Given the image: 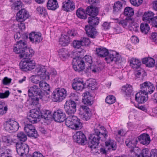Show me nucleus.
I'll list each match as a JSON object with an SVG mask.
<instances>
[{"mask_svg": "<svg viewBox=\"0 0 157 157\" xmlns=\"http://www.w3.org/2000/svg\"><path fill=\"white\" fill-rule=\"evenodd\" d=\"M94 133L90 138L89 147L92 150L96 149L99 141L103 138L106 139L108 137V132L104 127L99 125L95 126Z\"/></svg>", "mask_w": 157, "mask_h": 157, "instance_id": "obj_1", "label": "nucleus"}, {"mask_svg": "<svg viewBox=\"0 0 157 157\" xmlns=\"http://www.w3.org/2000/svg\"><path fill=\"white\" fill-rule=\"evenodd\" d=\"M14 52L19 54L21 58L28 59L32 57L34 54V51L32 49L27 48L26 42L21 40L14 44L13 47Z\"/></svg>", "mask_w": 157, "mask_h": 157, "instance_id": "obj_2", "label": "nucleus"}, {"mask_svg": "<svg viewBox=\"0 0 157 157\" xmlns=\"http://www.w3.org/2000/svg\"><path fill=\"white\" fill-rule=\"evenodd\" d=\"M28 95L31 97L32 104L33 105H37L40 99L46 100L44 98L45 94L38 86L34 85L30 87L28 91Z\"/></svg>", "mask_w": 157, "mask_h": 157, "instance_id": "obj_3", "label": "nucleus"}, {"mask_svg": "<svg viewBox=\"0 0 157 157\" xmlns=\"http://www.w3.org/2000/svg\"><path fill=\"white\" fill-rule=\"evenodd\" d=\"M65 124L68 127L74 130L81 129L82 123L79 119L75 116H70L65 119Z\"/></svg>", "mask_w": 157, "mask_h": 157, "instance_id": "obj_4", "label": "nucleus"}, {"mask_svg": "<svg viewBox=\"0 0 157 157\" xmlns=\"http://www.w3.org/2000/svg\"><path fill=\"white\" fill-rule=\"evenodd\" d=\"M3 125L4 129L8 132H13L17 131L19 127L18 122L11 120L6 121Z\"/></svg>", "mask_w": 157, "mask_h": 157, "instance_id": "obj_5", "label": "nucleus"}, {"mask_svg": "<svg viewBox=\"0 0 157 157\" xmlns=\"http://www.w3.org/2000/svg\"><path fill=\"white\" fill-rule=\"evenodd\" d=\"M73 67L75 71L80 72L85 68L86 64L82 59L79 57L74 58L72 61Z\"/></svg>", "mask_w": 157, "mask_h": 157, "instance_id": "obj_6", "label": "nucleus"}, {"mask_svg": "<svg viewBox=\"0 0 157 157\" xmlns=\"http://www.w3.org/2000/svg\"><path fill=\"white\" fill-rule=\"evenodd\" d=\"M35 74L40 76L42 79L49 80V74L46 71L45 67L40 65H37L36 66L35 71Z\"/></svg>", "mask_w": 157, "mask_h": 157, "instance_id": "obj_7", "label": "nucleus"}, {"mask_svg": "<svg viewBox=\"0 0 157 157\" xmlns=\"http://www.w3.org/2000/svg\"><path fill=\"white\" fill-rule=\"evenodd\" d=\"M121 56L119 54L115 51H110L105 58L107 63L114 62L115 64L119 63Z\"/></svg>", "mask_w": 157, "mask_h": 157, "instance_id": "obj_8", "label": "nucleus"}, {"mask_svg": "<svg viewBox=\"0 0 157 157\" xmlns=\"http://www.w3.org/2000/svg\"><path fill=\"white\" fill-rule=\"evenodd\" d=\"M29 114L28 116L27 119L32 123H36L40 121L41 118V113L37 110L33 109L30 111Z\"/></svg>", "mask_w": 157, "mask_h": 157, "instance_id": "obj_9", "label": "nucleus"}, {"mask_svg": "<svg viewBox=\"0 0 157 157\" xmlns=\"http://www.w3.org/2000/svg\"><path fill=\"white\" fill-rule=\"evenodd\" d=\"M64 108L67 114H72L76 111V104L74 101L70 100L66 102Z\"/></svg>", "mask_w": 157, "mask_h": 157, "instance_id": "obj_10", "label": "nucleus"}, {"mask_svg": "<svg viewBox=\"0 0 157 157\" xmlns=\"http://www.w3.org/2000/svg\"><path fill=\"white\" fill-rule=\"evenodd\" d=\"M79 113L81 115L82 118L87 121L90 119L92 116V113L90 109L87 106L82 105L80 107Z\"/></svg>", "mask_w": 157, "mask_h": 157, "instance_id": "obj_11", "label": "nucleus"}, {"mask_svg": "<svg viewBox=\"0 0 157 157\" xmlns=\"http://www.w3.org/2000/svg\"><path fill=\"white\" fill-rule=\"evenodd\" d=\"M20 67L22 71H31L36 67V63L32 60L27 59L20 63Z\"/></svg>", "mask_w": 157, "mask_h": 157, "instance_id": "obj_12", "label": "nucleus"}, {"mask_svg": "<svg viewBox=\"0 0 157 157\" xmlns=\"http://www.w3.org/2000/svg\"><path fill=\"white\" fill-rule=\"evenodd\" d=\"M16 147L17 153L21 156L25 155L26 153H28L29 149L27 144L22 143H17Z\"/></svg>", "mask_w": 157, "mask_h": 157, "instance_id": "obj_13", "label": "nucleus"}, {"mask_svg": "<svg viewBox=\"0 0 157 157\" xmlns=\"http://www.w3.org/2000/svg\"><path fill=\"white\" fill-rule=\"evenodd\" d=\"M140 90L147 94H151L155 90L153 85L149 82H145L140 85Z\"/></svg>", "mask_w": 157, "mask_h": 157, "instance_id": "obj_14", "label": "nucleus"}, {"mask_svg": "<svg viewBox=\"0 0 157 157\" xmlns=\"http://www.w3.org/2000/svg\"><path fill=\"white\" fill-rule=\"evenodd\" d=\"M24 130L29 136L36 138L38 136V134L35 127L32 124H25L24 127Z\"/></svg>", "mask_w": 157, "mask_h": 157, "instance_id": "obj_15", "label": "nucleus"}, {"mask_svg": "<svg viewBox=\"0 0 157 157\" xmlns=\"http://www.w3.org/2000/svg\"><path fill=\"white\" fill-rule=\"evenodd\" d=\"M73 140L75 142L83 145L85 141L87 140L85 135L81 131L77 132L73 136Z\"/></svg>", "mask_w": 157, "mask_h": 157, "instance_id": "obj_16", "label": "nucleus"}, {"mask_svg": "<svg viewBox=\"0 0 157 157\" xmlns=\"http://www.w3.org/2000/svg\"><path fill=\"white\" fill-rule=\"evenodd\" d=\"M65 114L61 109H58L55 111L53 115V118L55 121L61 122L65 120Z\"/></svg>", "mask_w": 157, "mask_h": 157, "instance_id": "obj_17", "label": "nucleus"}, {"mask_svg": "<svg viewBox=\"0 0 157 157\" xmlns=\"http://www.w3.org/2000/svg\"><path fill=\"white\" fill-rule=\"evenodd\" d=\"M86 85L83 83V81L81 78H76L74 79L72 86L73 89L79 90L83 89Z\"/></svg>", "mask_w": 157, "mask_h": 157, "instance_id": "obj_18", "label": "nucleus"}, {"mask_svg": "<svg viewBox=\"0 0 157 157\" xmlns=\"http://www.w3.org/2000/svg\"><path fill=\"white\" fill-rule=\"evenodd\" d=\"M40 33L33 32L29 34V39L30 41L33 43H39L43 39Z\"/></svg>", "mask_w": 157, "mask_h": 157, "instance_id": "obj_19", "label": "nucleus"}, {"mask_svg": "<svg viewBox=\"0 0 157 157\" xmlns=\"http://www.w3.org/2000/svg\"><path fill=\"white\" fill-rule=\"evenodd\" d=\"M75 7V4L72 1L68 0L62 3V9L67 12L73 10Z\"/></svg>", "mask_w": 157, "mask_h": 157, "instance_id": "obj_20", "label": "nucleus"}, {"mask_svg": "<svg viewBox=\"0 0 157 157\" xmlns=\"http://www.w3.org/2000/svg\"><path fill=\"white\" fill-rule=\"evenodd\" d=\"M29 16V14L25 9H23L19 11L17 13L16 19L19 21L22 22L25 21Z\"/></svg>", "mask_w": 157, "mask_h": 157, "instance_id": "obj_21", "label": "nucleus"}, {"mask_svg": "<svg viewBox=\"0 0 157 157\" xmlns=\"http://www.w3.org/2000/svg\"><path fill=\"white\" fill-rule=\"evenodd\" d=\"M138 142L137 139H132L131 138H128L125 141V144L126 146L132 149L131 150V152L132 154L136 155L134 152L133 151L134 147Z\"/></svg>", "mask_w": 157, "mask_h": 157, "instance_id": "obj_22", "label": "nucleus"}, {"mask_svg": "<svg viewBox=\"0 0 157 157\" xmlns=\"http://www.w3.org/2000/svg\"><path fill=\"white\" fill-rule=\"evenodd\" d=\"M105 148L109 151L115 150L117 149L116 141L111 138L108 139L105 142Z\"/></svg>", "mask_w": 157, "mask_h": 157, "instance_id": "obj_23", "label": "nucleus"}, {"mask_svg": "<svg viewBox=\"0 0 157 157\" xmlns=\"http://www.w3.org/2000/svg\"><path fill=\"white\" fill-rule=\"evenodd\" d=\"M85 30L88 36L93 38L95 37L98 33L96 29L90 25H86L85 27Z\"/></svg>", "mask_w": 157, "mask_h": 157, "instance_id": "obj_24", "label": "nucleus"}, {"mask_svg": "<svg viewBox=\"0 0 157 157\" xmlns=\"http://www.w3.org/2000/svg\"><path fill=\"white\" fill-rule=\"evenodd\" d=\"M82 101L85 104L91 105L93 103V97L89 92L86 91L83 94Z\"/></svg>", "mask_w": 157, "mask_h": 157, "instance_id": "obj_25", "label": "nucleus"}, {"mask_svg": "<svg viewBox=\"0 0 157 157\" xmlns=\"http://www.w3.org/2000/svg\"><path fill=\"white\" fill-rule=\"evenodd\" d=\"M155 14L151 11L145 12L143 16V20L146 23L151 24L154 18Z\"/></svg>", "mask_w": 157, "mask_h": 157, "instance_id": "obj_26", "label": "nucleus"}, {"mask_svg": "<svg viewBox=\"0 0 157 157\" xmlns=\"http://www.w3.org/2000/svg\"><path fill=\"white\" fill-rule=\"evenodd\" d=\"M138 139L140 144L145 145L149 144L150 142V137L147 134L141 135L139 136Z\"/></svg>", "mask_w": 157, "mask_h": 157, "instance_id": "obj_27", "label": "nucleus"}, {"mask_svg": "<svg viewBox=\"0 0 157 157\" xmlns=\"http://www.w3.org/2000/svg\"><path fill=\"white\" fill-rule=\"evenodd\" d=\"M85 11L86 14L91 16H97L98 13V8L92 6L87 7Z\"/></svg>", "mask_w": 157, "mask_h": 157, "instance_id": "obj_28", "label": "nucleus"}, {"mask_svg": "<svg viewBox=\"0 0 157 157\" xmlns=\"http://www.w3.org/2000/svg\"><path fill=\"white\" fill-rule=\"evenodd\" d=\"M130 65L135 70L139 69L141 65L140 61L136 58H132L129 60Z\"/></svg>", "mask_w": 157, "mask_h": 157, "instance_id": "obj_29", "label": "nucleus"}, {"mask_svg": "<svg viewBox=\"0 0 157 157\" xmlns=\"http://www.w3.org/2000/svg\"><path fill=\"white\" fill-rule=\"evenodd\" d=\"M47 7L49 10H54L59 7L58 3L57 0H48L47 4Z\"/></svg>", "mask_w": 157, "mask_h": 157, "instance_id": "obj_30", "label": "nucleus"}, {"mask_svg": "<svg viewBox=\"0 0 157 157\" xmlns=\"http://www.w3.org/2000/svg\"><path fill=\"white\" fill-rule=\"evenodd\" d=\"M58 55L61 59L65 60L69 56L68 51L65 48L59 49L58 51Z\"/></svg>", "mask_w": 157, "mask_h": 157, "instance_id": "obj_31", "label": "nucleus"}, {"mask_svg": "<svg viewBox=\"0 0 157 157\" xmlns=\"http://www.w3.org/2000/svg\"><path fill=\"white\" fill-rule=\"evenodd\" d=\"M96 52L98 56L103 57H106L108 54L109 51L106 48L101 47L97 48Z\"/></svg>", "mask_w": 157, "mask_h": 157, "instance_id": "obj_32", "label": "nucleus"}, {"mask_svg": "<svg viewBox=\"0 0 157 157\" xmlns=\"http://www.w3.org/2000/svg\"><path fill=\"white\" fill-rule=\"evenodd\" d=\"M70 41L69 36L67 35L63 34L61 36L59 40V44L62 46H67Z\"/></svg>", "mask_w": 157, "mask_h": 157, "instance_id": "obj_33", "label": "nucleus"}, {"mask_svg": "<svg viewBox=\"0 0 157 157\" xmlns=\"http://www.w3.org/2000/svg\"><path fill=\"white\" fill-rule=\"evenodd\" d=\"M96 16H90L88 18V22L91 26L98 25L99 22V19Z\"/></svg>", "mask_w": 157, "mask_h": 157, "instance_id": "obj_34", "label": "nucleus"}, {"mask_svg": "<svg viewBox=\"0 0 157 157\" xmlns=\"http://www.w3.org/2000/svg\"><path fill=\"white\" fill-rule=\"evenodd\" d=\"M134 10L133 9L129 7H127L125 8L123 12L124 15L130 18L134 14Z\"/></svg>", "mask_w": 157, "mask_h": 157, "instance_id": "obj_35", "label": "nucleus"}, {"mask_svg": "<svg viewBox=\"0 0 157 157\" xmlns=\"http://www.w3.org/2000/svg\"><path fill=\"white\" fill-rule=\"evenodd\" d=\"M122 90L124 91V94L126 96H129L132 92V88L130 85L126 84L122 87Z\"/></svg>", "mask_w": 157, "mask_h": 157, "instance_id": "obj_36", "label": "nucleus"}, {"mask_svg": "<svg viewBox=\"0 0 157 157\" xmlns=\"http://www.w3.org/2000/svg\"><path fill=\"white\" fill-rule=\"evenodd\" d=\"M13 3L12 8L14 10H18L22 7V3L20 0H11Z\"/></svg>", "mask_w": 157, "mask_h": 157, "instance_id": "obj_37", "label": "nucleus"}, {"mask_svg": "<svg viewBox=\"0 0 157 157\" xmlns=\"http://www.w3.org/2000/svg\"><path fill=\"white\" fill-rule=\"evenodd\" d=\"M76 14L77 17L80 18L85 19L87 18L85 10L82 8L78 9L77 10Z\"/></svg>", "mask_w": 157, "mask_h": 157, "instance_id": "obj_38", "label": "nucleus"}, {"mask_svg": "<svg viewBox=\"0 0 157 157\" xmlns=\"http://www.w3.org/2000/svg\"><path fill=\"white\" fill-rule=\"evenodd\" d=\"M37 13L43 17H46L48 15V13L45 8L42 6H39L36 9Z\"/></svg>", "mask_w": 157, "mask_h": 157, "instance_id": "obj_39", "label": "nucleus"}, {"mask_svg": "<svg viewBox=\"0 0 157 157\" xmlns=\"http://www.w3.org/2000/svg\"><path fill=\"white\" fill-rule=\"evenodd\" d=\"M140 29L141 32L146 34L150 30V27L147 23H142L140 25Z\"/></svg>", "mask_w": 157, "mask_h": 157, "instance_id": "obj_40", "label": "nucleus"}, {"mask_svg": "<svg viewBox=\"0 0 157 157\" xmlns=\"http://www.w3.org/2000/svg\"><path fill=\"white\" fill-rule=\"evenodd\" d=\"M41 118H44L46 120H49L51 118L52 114L50 111L45 110L41 113Z\"/></svg>", "mask_w": 157, "mask_h": 157, "instance_id": "obj_41", "label": "nucleus"}, {"mask_svg": "<svg viewBox=\"0 0 157 157\" xmlns=\"http://www.w3.org/2000/svg\"><path fill=\"white\" fill-rule=\"evenodd\" d=\"M130 18H126L125 20H121L119 21V24H121L124 28L126 29H130Z\"/></svg>", "mask_w": 157, "mask_h": 157, "instance_id": "obj_42", "label": "nucleus"}, {"mask_svg": "<svg viewBox=\"0 0 157 157\" xmlns=\"http://www.w3.org/2000/svg\"><path fill=\"white\" fill-rule=\"evenodd\" d=\"M8 107L4 102H0V115H3L6 113Z\"/></svg>", "mask_w": 157, "mask_h": 157, "instance_id": "obj_43", "label": "nucleus"}, {"mask_svg": "<svg viewBox=\"0 0 157 157\" xmlns=\"http://www.w3.org/2000/svg\"><path fill=\"white\" fill-rule=\"evenodd\" d=\"M17 137L19 140L22 142H25L27 140V135L23 132L18 133L17 134Z\"/></svg>", "mask_w": 157, "mask_h": 157, "instance_id": "obj_44", "label": "nucleus"}, {"mask_svg": "<svg viewBox=\"0 0 157 157\" xmlns=\"http://www.w3.org/2000/svg\"><path fill=\"white\" fill-rule=\"evenodd\" d=\"M52 96L54 101H60L62 100L60 97L59 96V93L57 90L54 91L52 93Z\"/></svg>", "mask_w": 157, "mask_h": 157, "instance_id": "obj_45", "label": "nucleus"}, {"mask_svg": "<svg viewBox=\"0 0 157 157\" xmlns=\"http://www.w3.org/2000/svg\"><path fill=\"white\" fill-rule=\"evenodd\" d=\"M57 91L62 100L65 98L67 95V91L64 88H59Z\"/></svg>", "mask_w": 157, "mask_h": 157, "instance_id": "obj_46", "label": "nucleus"}, {"mask_svg": "<svg viewBox=\"0 0 157 157\" xmlns=\"http://www.w3.org/2000/svg\"><path fill=\"white\" fill-rule=\"evenodd\" d=\"M122 7V3L120 2H118L115 3L113 6V12H118L120 10Z\"/></svg>", "mask_w": 157, "mask_h": 157, "instance_id": "obj_47", "label": "nucleus"}, {"mask_svg": "<svg viewBox=\"0 0 157 157\" xmlns=\"http://www.w3.org/2000/svg\"><path fill=\"white\" fill-rule=\"evenodd\" d=\"M115 98L113 95H110L107 96L105 99V102L108 104H111L115 101Z\"/></svg>", "mask_w": 157, "mask_h": 157, "instance_id": "obj_48", "label": "nucleus"}, {"mask_svg": "<svg viewBox=\"0 0 157 157\" xmlns=\"http://www.w3.org/2000/svg\"><path fill=\"white\" fill-rule=\"evenodd\" d=\"M82 59L85 61L86 65H89L92 64V61L91 56L86 55Z\"/></svg>", "mask_w": 157, "mask_h": 157, "instance_id": "obj_49", "label": "nucleus"}, {"mask_svg": "<svg viewBox=\"0 0 157 157\" xmlns=\"http://www.w3.org/2000/svg\"><path fill=\"white\" fill-rule=\"evenodd\" d=\"M89 89L91 90H94L97 89V83L95 82H90L85 86Z\"/></svg>", "mask_w": 157, "mask_h": 157, "instance_id": "obj_50", "label": "nucleus"}, {"mask_svg": "<svg viewBox=\"0 0 157 157\" xmlns=\"http://www.w3.org/2000/svg\"><path fill=\"white\" fill-rule=\"evenodd\" d=\"M131 20L130 24V28H132L133 29H137L139 27V24L135 21V20L132 18H130Z\"/></svg>", "mask_w": 157, "mask_h": 157, "instance_id": "obj_51", "label": "nucleus"}, {"mask_svg": "<svg viewBox=\"0 0 157 157\" xmlns=\"http://www.w3.org/2000/svg\"><path fill=\"white\" fill-rule=\"evenodd\" d=\"M149 150L147 148L143 149L141 153L138 155L137 157H149Z\"/></svg>", "mask_w": 157, "mask_h": 157, "instance_id": "obj_52", "label": "nucleus"}, {"mask_svg": "<svg viewBox=\"0 0 157 157\" xmlns=\"http://www.w3.org/2000/svg\"><path fill=\"white\" fill-rule=\"evenodd\" d=\"M40 76L37 74L35 75H33L31 76V81L32 82L36 84L38 83L39 82V79H42L40 78Z\"/></svg>", "mask_w": 157, "mask_h": 157, "instance_id": "obj_53", "label": "nucleus"}, {"mask_svg": "<svg viewBox=\"0 0 157 157\" xmlns=\"http://www.w3.org/2000/svg\"><path fill=\"white\" fill-rule=\"evenodd\" d=\"M148 100V96L147 95H145L144 96H141L140 98L136 100L139 103H143L146 102Z\"/></svg>", "mask_w": 157, "mask_h": 157, "instance_id": "obj_54", "label": "nucleus"}, {"mask_svg": "<svg viewBox=\"0 0 157 157\" xmlns=\"http://www.w3.org/2000/svg\"><path fill=\"white\" fill-rule=\"evenodd\" d=\"M88 65L87 67V69L88 70V71H92L93 72L95 73L98 70L97 66L95 65H91V64Z\"/></svg>", "mask_w": 157, "mask_h": 157, "instance_id": "obj_55", "label": "nucleus"}, {"mask_svg": "<svg viewBox=\"0 0 157 157\" xmlns=\"http://www.w3.org/2000/svg\"><path fill=\"white\" fill-rule=\"evenodd\" d=\"M43 90L44 91V94H45L44 96V98H49V93L47 92L46 91H49L50 90V86L48 84H47L46 85V86L43 89Z\"/></svg>", "mask_w": 157, "mask_h": 157, "instance_id": "obj_56", "label": "nucleus"}, {"mask_svg": "<svg viewBox=\"0 0 157 157\" xmlns=\"http://www.w3.org/2000/svg\"><path fill=\"white\" fill-rule=\"evenodd\" d=\"M82 46L88 45L90 43V41L88 38L84 37L80 40Z\"/></svg>", "mask_w": 157, "mask_h": 157, "instance_id": "obj_57", "label": "nucleus"}, {"mask_svg": "<svg viewBox=\"0 0 157 157\" xmlns=\"http://www.w3.org/2000/svg\"><path fill=\"white\" fill-rule=\"evenodd\" d=\"M2 141L11 144L12 142V140L11 138L8 136H2Z\"/></svg>", "mask_w": 157, "mask_h": 157, "instance_id": "obj_58", "label": "nucleus"}, {"mask_svg": "<svg viewBox=\"0 0 157 157\" xmlns=\"http://www.w3.org/2000/svg\"><path fill=\"white\" fill-rule=\"evenodd\" d=\"M73 46L75 48H79L82 46L81 41L80 40H75L73 41Z\"/></svg>", "mask_w": 157, "mask_h": 157, "instance_id": "obj_59", "label": "nucleus"}, {"mask_svg": "<svg viewBox=\"0 0 157 157\" xmlns=\"http://www.w3.org/2000/svg\"><path fill=\"white\" fill-rule=\"evenodd\" d=\"M131 4L135 6H138L140 5L143 2L142 0H130Z\"/></svg>", "mask_w": 157, "mask_h": 157, "instance_id": "obj_60", "label": "nucleus"}, {"mask_svg": "<svg viewBox=\"0 0 157 157\" xmlns=\"http://www.w3.org/2000/svg\"><path fill=\"white\" fill-rule=\"evenodd\" d=\"M11 79L6 77L3 79L2 81V82L5 85H8L11 83Z\"/></svg>", "mask_w": 157, "mask_h": 157, "instance_id": "obj_61", "label": "nucleus"}, {"mask_svg": "<svg viewBox=\"0 0 157 157\" xmlns=\"http://www.w3.org/2000/svg\"><path fill=\"white\" fill-rule=\"evenodd\" d=\"M155 63V60L153 58H149L147 64V66L150 67H153L154 66Z\"/></svg>", "mask_w": 157, "mask_h": 157, "instance_id": "obj_62", "label": "nucleus"}, {"mask_svg": "<svg viewBox=\"0 0 157 157\" xmlns=\"http://www.w3.org/2000/svg\"><path fill=\"white\" fill-rule=\"evenodd\" d=\"M145 95H147V94L144 93L143 92H142L141 90H140L135 95V99L136 100L137 99V98H140L141 96H144Z\"/></svg>", "mask_w": 157, "mask_h": 157, "instance_id": "obj_63", "label": "nucleus"}, {"mask_svg": "<svg viewBox=\"0 0 157 157\" xmlns=\"http://www.w3.org/2000/svg\"><path fill=\"white\" fill-rule=\"evenodd\" d=\"M150 39L155 43H157V33H153L151 36Z\"/></svg>", "mask_w": 157, "mask_h": 157, "instance_id": "obj_64", "label": "nucleus"}]
</instances>
